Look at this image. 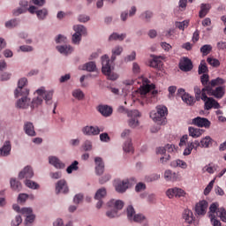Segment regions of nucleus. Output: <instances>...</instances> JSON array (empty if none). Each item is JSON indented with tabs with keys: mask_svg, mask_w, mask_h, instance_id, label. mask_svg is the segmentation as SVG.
I'll return each mask as SVG.
<instances>
[{
	"mask_svg": "<svg viewBox=\"0 0 226 226\" xmlns=\"http://www.w3.org/2000/svg\"><path fill=\"white\" fill-rule=\"evenodd\" d=\"M102 60V72L103 75L108 77L109 80H117L119 79V75L116 72H112V68L110 67V57L109 55H104L101 57Z\"/></svg>",
	"mask_w": 226,
	"mask_h": 226,
	"instance_id": "nucleus-1",
	"label": "nucleus"
},
{
	"mask_svg": "<svg viewBox=\"0 0 226 226\" xmlns=\"http://www.w3.org/2000/svg\"><path fill=\"white\" fill-rule=\"evenodd\" d=\"M156 110L157 112L152 111L150 113L151 119L157 124H165V117L169 114V109L163 105H159L156 107Z\"/></svg>",
	"mask_w": 226,
	"mask_h": 226,
	"instance_id": "nucleus-2",
	"label": "nucleus"
},
{
	"mask_svg": "<svg viewBox=\"0 0 226 226\" xmlns=\"http://www.w3.org/2000/svg\"><path fill=\"white\" fill-rule=\"evenodd\" d=\"M38 96H41L46 105H52V97L54 96V90L47 91L45 87H41L35 91Z\"/></svg>",
	"mask_w": 226,
	"mask_h": 226,
	"instance_id": "nucleus-3",
	"label": "nucleus"
},
{
	"mask_svg": "<svg viewBox=\"0 0 226 226\" xmlns=\"http://www.w3.org/2000/svg\"><path fill=\"white\" fill-rule=\"evenodd\" d=\"M201 100L205 102V110H211V109H220L222 106L213 97H207L205 93H202Z\"/></svg>",
	"mask_w": 226,
	"mask_h": 226,
	"instance_id": "nucleus-4",
	"label": "nucleus"
},
{
	"mask_svg": "<svg viewBox=\"0 0 226 226\" xmlns=\"http://www.w3.org/2000/svg\"><path fill=\"white\" fill-rule=\"evenodd\" d=\"M216 214V216L221 218L222 222L226 223V210L223 207L218 208V204L212 203L209 207V215Z\"/></svg>",
	"mask_w": 226,
	"mask_h": 226,
	"instance_id": "nucleus-5",
	"label": "nucleus"
},
{
	"mask_svg": "<svg viewBox=\"0 0 226 226\" xmlns=\"http://www.w3.org/2000/svg\"><path fill=\"white\" fill-rule=\"evenodd\" d=\"M126 112L127 116L131 117L128 121V125L130 128H137V126H139V119L137 117H140V112L137 109H132Z\"/></svg>",
	"mask_w": 226,
	"mask_h": 226,
	"instance_id": "nucleus-6",
	"label": "nucleus"
},
{
	"mask_svg": "<svg viewBox=\"0 0 226 226\" xmlns=\"http://www.w3.org/2000/svg\"><path fill=\"white\" fill-rule=\"evenodd\" d=\"M81 132L86 137H96V135H100L102 130L96 125H87L82 127Z\"/></svg>",
	"mask_w": 226,
	"mask_h": 226,
	"instance_id": "nucleus-7",
	"label": "nucleus"
},
{
	"mask_svg": "<svg viewBox=\"0 0 226 226\" xmlns=\"http://www.w3.org/2000/svg\"><path fill=\"white\" fill-rule=\"evenodd\" d=\"M208 96H214L217 100H222L225 96V87H217L215 88L210 87L207 92Z\"/></svg>",
	"mask_w": 226,
	"mask_h": 226,
	"instance_id": "nucleus-8",
	"label": "nucleus"
},
{
	"mask_svg": "<svg viewBox=\"0 0 226 226\" xmlns=\"http://www.w3.org/2000/svg\"><path fill=\"white\" fill-rule=\"evenodd\" d=\"M48 160L49 165H52V167L58 170H63V169L66 167V164H64V162H63V161H61V159L56 155H49Z\"/></svg>",
	"mask_w": 226,
	"mask_h": 226,
	"instance_id": "nucleus-9",
	"label": "nucleus"
},
{
	"mask_svg": "<svg viewBox=\"0 0 226 226\" xmlns=\"http://www.w3.org/2000/svg\"><path fill=\"white\" fill-rule=\"evenodd\" d=\"M178 66L181 72H192L193 70V63L186 56L180 59Z\"/></svg>",
	"mask_w": 226,
	"mask_h": 226,
	"instance_id": "nucleus-10",
	"label": "nucleus"
},
{
	"mask_svg": "<svg viewBox=\"0 0 226 226\" xmlns=\"http://www.w3.org/2000/svg\"><path fill=\"white\" fill-rule=\"evenodd\" d=\"M19 179H33L34 177V170L31 166H26L18 175Z\"/></svg>",
	"mask_w": 226,
	"mask_h": 226,
	"instance_id": "nucleus-11",
	"label": "nucleus"
},
{
	"mask_svg": "<svg viewBox=\"0 0 226 226\" xmlns=\"http://www.w3.org/2000/svg\"><path fill=\"white\" fill-rule=\"evenodd\" d=\"M192 124L198 126V128H209L211 122L206 117H197L192 120Z\"/></svg>",
	"mask_w": 226,
	"mask_h": 226,
	"instance_id": "nucleus-12",
	"label": "nucleus"
},
{
	"mask_svg": "<svg viewBox=\"0 0 226 226\" xmlns=\"http://www.w3.org/2000/svg\"><path fill=\"white\" fill-rule=\"evenodd\" d=\"M166 195L167 197H169V199H174V197H185V195H186V192L181 188L174 187L171 189H168L166 192Z\"/></svg>",
	"mask_w": 226,
	"mask_h": 226,
	"instance_id": "nucleus-13",
	"label": "nucleus"
},
{
	"mask_svg": "<svg viewBox=\"0 0 226 226\" xmlns=\"http://www.w3.org/2000/svg\"><path fill=\"white\" fill-rule=\"evenodd\" d=\"M56 49L62 56H70L73 54V50H74L73 46L70 44L57 45L56 46Z\"/></svg>",
	"mask_w": 226,
	"mask_h": 226,
	"instance_id": "nucleus-14",
	"label": "nucleus"
},
{
	"mask_svg": "<svg viewBox=\"0 0 226 226\" xmlns=\"http://www.w3.org/2000/svg\"><path fill=\"white\" fill-rule=\"evenodd\" d=\"M70 192L68 188V185L66 184V180L61 179L56 184V193L59 195V193L66 194Z\"/></svg>",
	"mask_w": 226,
	"mask_h": 226,
	"instance_id": "nucleus-15",
	"label": "nucleus"
},
{
	"mask_svg": "<svg viewBox=\"0 0 226 226\" xmlns=\"http://www.w3.org/2000/svg\"><path fill=\"white\" fill-rule=\"evenodd\" d=\"M207 212V201L201 200L198 202L195 206V213L198 216H204Z\"/></svg>",
	"mask_w": 226,
	"mask_h": 226,
	"instance_id": "nucleus-16",
	"label": "nucleus"
},
{
	"mask_svg": "<svg viewBox=\"0 0 226 226\" xmlns=\"http://www.w3.org/2000/svg\"><path fill=\"white\" fill-rule=\"evenodd\" d=\"M94 163L96 176H102L103 172H105V163L103 162V159H102V157H95Z\"/></svg>",
	"mask_w": 226,
	"mask_h": 226,
	"instance_id": "nucleus-17",
	"label": "nucleus"
},
{
	"mask_svg": "<svg viewBox=\"0 0 226 226\" xmlns=\"http://www.w3.org/2000/svg\"><path fill=\"white\" fill-rule=\"evenodd\" d=\"M128 180H117L115 182V190L117 193H124L128 190Z\"/></svg>",
	"mask_w": 226,
	"mask_h": 226,
	"instance_id": "nucleus-18",
	"label": "nucleus"
},
{
	"mask_svg": "<svg viewBox=\"0 0 226 226\" xmlns=\"http://www.w3.org/2000/svg\"><path fill=\"white\" fill-rule=\"evenodd\" d=\"M163 177L165 181H170L171 183H174L176 181H179V173L174 172L171 170H166L164 171Z\"/></svg>",
	"mask_w": 226,
	"mask_h": 226,
	"instance_id": "nucleus-19",
	"label": "nucleus"
},
{
	"mask_svg": "<svg viewBox=\"0 0 226 226\" xmlns=\"http://www.w3.org/2000/svg\"><path fill=\"white\" fill-rule=\"evenodd\" d=\"M108 207H109V209H115L116 211H121V209H123V207H124V201L121 200H110L108 202Z\"/></svg>",
	"mask_w": 226,
	"mask_h": 226,
	"instance_id": "nucleus-20",
	"label": "nucleus"
},
{
	"mask_svg": "<svg viewBox=\"0 0 226 226\" xmlns=\"http://www.w3.org/2000/svg\"><path fill=\"white\" fill-rule=\"evenodd\" d=\"M21 213L26 216V223H33L36 216L33 214V208L23 207L21 208Z\"/></svg>",
	"mask_w": 226,
	"mask_h": 226,
	"instance_id": "nucleus-21",
	"label": "nucleus"
},
{
	"mask_svg": "<svg viewBox=\"0 0 226 226\" xmlns=\"http://www.w3.org/2000/svg\"><path fill=\"white\" fill-rule=\"evenodd\" d=\"M23 130L28 137H36V131H34V124L33 122H25Z\"/></svg>",
	"mask_w": 226,
	"mask_h": 226,
	"instance_id": "nucleus-22",
	"label": "nucleus"
},
{
	"mask_svg": "<svg viewBox=\"0 0 226 226\" xmlns=\"http://www.w3.org/2000/svg\"><path fill=\"white\" fill-rule=\"evenodd\" d=\"M11 154V142L10 140L4 141L2 147H0V156L4 158Z\"/></svg>",
	"mask_w": 226,
	"mask_h": 226,
	"instance_id": "nucleus-23",
	"label": "nucleus"
},
{
	"mask_svg": "<svg viewBox=\"0 0 226 226\" xmlns=\"http://www.w3.org/2000/svg\"><path fill=\"white\" fill-rule=\"evenodd\" d=\"M17 109H29L31 107V98L29 97H21L16 102Z\"/></svg>",
	"mask_w": 226,
	"mask_h": 226,
	"instance_id": "nucleus-24",
	"label": "nucleus"
},
{
	"mask_svg": "<svg viewBox=\"0 0 226 226\" xmlns=\"http://www.w3.org/2000/svg\"><path fill=\"white\" fill-rule=\"evenodd\" d=\"M97 110L104 117H110V116H112V112H113L112 107H110L109 105H99L97 107Z\"/></svg>",
	"mask_w": 226,
	"mask_h": 226,
	"instance_id": "nucleus-25",
	"label": "nucleus"
},
{
	"mask_svg": "<svg viewBox=\"0 0 226 226\" xmlns=\"http://www.w3.org/2000/svg\"><path fill=\"white\" fill-rule=\"evenodd\" d=\"M151 89H154V85H145L139 88V93L141 98H147V96H151Z\"/></svg>",
	"mask_w": 226,
	"mask_h": 226,
	"instance_id": "nucleus-26",
	"label": "nucleus"
},
{
	"mask_svg": "<svg viewBox=\"0 0 226 226\" xmlns=\"http://www.w3.org/2000/svg\"><path fill=\"white\" fill-rule=\"evenodd\" d=\"M201 85L204 87L202 88V93H207L211 87V81H209V74H203L200 76Z\"/></svg>",
	"mask_w": 226,
	"mask_h": 226,
	"instance_id": "nucleus-27",
	"label": "nucleus"
},
{
	"mask_svg": "<svg viewBox=\"0 0 226 226\" xmlns=\"http://www.w3.org/2000/svg\"><path fill=\"white\" fill-rule=\"evenodd\" d=\"M131 222H135V223H141L143 226H149V221L146 215L142 214H136Z\"/></svg>",
	"mask_w": 226,
	"mask_h": 226,
	"instance_id": "nucleus-28",
	"label": "nucleus"
},
{
	"mask_svg": "<svg viewBox=\"0 0 226 226\" xmlns=\"http://www.w3.org/2000/svg\"><path fill=\"white\" fill-rule=\"evenodd\" d=\"M182 218L185 220V223L192 224L195 221V217L193 216V212L190 209H185L182 214Z\"/></svg>",
	"mask_w": 226,
	"mask_h": 226,
	"instance_id": "nucleus-29",
	"label": "nucleus"
},
{
	"mask_svg": "<svg viewBox=\"0 0 226 226\" xmlns=\"http://www.w3.org/2000/svg\"><path fill=\"white\" fill-rule=\"evenodd\" d=\"M14 96L15 98H25L29 97V88L27 87H17L14 90Z\"/></svg>",
	"mask_w": 226,
	"mask_h": 226,
	"instance_id": "nucleus-30",
	"label": "nucleus"
},
{
	"mask_svg": "<svg viewBox=\"0 0 226 226\" xmlns=\"http://www.w3.org/2000/svg\"><path fill=\"white\" fill-rule=\"evenodd\" d=\"M121 54H123V48L122 46H115L112 49H111V56L109 59V63H114V61H116L117 56H121Z\"/></svg>",
	"mask_w": 226,
	"mask_h": 226,
	"instance_id": "nucleus-31",
	"label": "nucleus"
},
{
	"mask_svg": "<svg viewBox=\"0 0 226 226\" xmlns=\"http://www.w3.org/2000/svg\"><path fill=\"white\" fill-rule=\"evenodd\" d=\"M162 59H163L162 56H154L153 59L149 62V66L155 70H160V68H162Z\"/></svg>",
	"mask_w": 226,
	"mask_h": 226,
	"instance_id": "nucleus-32",
	"label": "nucleus"
},
{
	"mask_svg": "<svg viewBox=\"0 0 226 226\" xmlns=\"http://www.w3.org/2000/svg\"><path fill=\"white\" fill-rule=\"evenodd\" d=\"M10 185L13 192H20L22 190V183L15 177L10 179Z\"/></svg>",
	"mask_w": 226,
	"mask_h": 226,
	"instance_id": "nucleus-33",
	"label": "nucleus"
},
{
	"mask_svg": "<svg viewBox=\"0 0 226 226\" xmlns=\"http://www.w3.org/2000/svg\"><path fill=\"white\" fill-rule=\"evenodd\" d=\"M73 31L76 34L79 36H87V28L84 25H75L73 26Z\"/></svg>",
	"mask_w": 226,
	"mask_h": 226,
	"instance_id": "nucleus-34",
	"label": "nucleus"
},
{
	"mask_svg": "<svg viewBox=\"0 0 226 226\" xmlns=\"http://www.w3.org/2000/svg\"><path fill=\"white\" fill-rule=\"evenodd\" d=\"M189 135L190 137H192V139H199L204 133V130L199 129V128H194L190 126L188 128Z\"/></svg>",
	"mask_w": 226,
	"mask_h": 226,
	"instance_id": "nucleus-35",
	"label": "nucleus"
},
{
	"mask_svg": "<svg viewBox=\"0 0 226 226\" xmlns=\"http://www.w3.org/2000/svg\"><path fill=\"white\" fill-rule=\"evenodd\" d=\"M43 103V98L40 95L34 97L32 101H30V109L34 110V109H38Z\"/></svg>",
	"mask_w": 226,
	"mask_h": 226,
	"instance_id": "nucleus-36",
	"label": "nucleus"
},
{
	"mask_svg": "<svg viewBox=\"0 0 226 226\" xmlns=\"http://www.w3.org/2000/svg\"><path fill=\"white\" fill-rule=\"evenodd\" d=\"M35 15L38 20H47V18L49 17V9L42 8V9L37 10L35 11Z\"/></svg>",
	"mask_w": 226,
	"mask_h": 226,
	"instance_id": "nucleus-37",
	"label": "nucleus"
},
{
	"mask_svg": "<svg viewBox=\"0 0 226 226\" xmlns=\"http://www.w3.org/2000/svg\"><path fill=\"white\" fill-rule=\"evenodd\" d=\"M81 70H83L84 72H98V68L96 67V63L94 62L86 63L85 64L82 65Z\"/></svg>",
	"mask_w": 226,
	"mask_h": 226,
	"instance_id": "nucleus-38",
	"label": "nucleus"
},
{
	"mask_svg": "<svg viewBox=\"0 0 226 226\" xmlns=\"http://www.w3.org/2000/svg\"><path fill=\"white\" fill-rule=\"evenodd\" d=\"M211 10V4H200V11L199 13L200 19H204L209 13V11Z\"/></svg>",
	"mask_w": 226,
	"mask_h": 226,
	"instance_id": "nucleus-39",
	"label": "nucleus"
},
{
	"mask_svg": "<svg viewBox=\"0 0 226 226\" xmlns=\"http://www.w3.org/2000/svg\"><path fill=\"white\" fill-rule=\"evenodd\" d=\"M216 170H218V166L213 162H210L202 168V172H207V174H214Z\"/></svg>",
	"mask_w": 226,
	"mask_h": 226,
	"instance_id": "nucleus-40",
	"label": "nucleus"
},
{
	"mask_svg": "<svg viewBox=\"0 0 226 226\" xmlns=\"http://www.w3.org/2000/svg\"><path fill=\"white\" fill-rule=\"evenodd\" d=\"M126 38V34L113 33L109 37V41H123Z\"/></svg>",
	"mask_w": 226,
	"mask_h": 226,
	"instance_id": "nucleus-41",
	"label": "nucleus"
},
{
	"mask_svg": "<svg viewBox=\"0 0 226 226\" xmlns=\"http://www.w3.org/2000/svg\"><path fill=\"white\" fill-rule=\"evenodd\" d=\"M25 185L26 188H30V190H39L40 185L33 180L31 178L26 179L24 181Z\"/></svg>",
	"mask_w": 226,
	"mask_h": 226,
	"instance_id": "nucleus-42",
	"label": "nucleus"
},
{
	"mask_svg": "<svg viewBox=\"0 0 226 226\" xmlns=\"http://www.w3.org/2000/svg\"><path fill=\"white\" fill-rule=\"evenodd\" d=\"M123 151L124 153H133V144H132V139H128L124 142Z\"/></svg>",
	"mask_w": 226,
	"mask_h": 226,
	"instance_id": "nucleus-43",
	"label": "nucleus"
},
{
	"mask_svg": "<svg viewBox=\"0 0 226 226\" xmlns=\"http://www.w3.org/2000/svg\"><path fill=\"white\" fill-rule=\"evenodd\" d=\"M19 24H20V21H19V19H12L6 21L4 23V26H5L6 29H13L15 27H17V26H19Z\"/></svg>",
	"mask_w": 226,
	"mask_h": 226,
	"instance_id": "nucleus-44",
	"label": "nucleus"
},
{
	"mask_svg": "<svg viewBox=\"0 0 226 226\" xmlns=\"http://www.w3.org/2000/svg\"><path fill=\"white\" fill-rule=\"evenodd\" d=\"M106 196H107V189H105L104 187H102L96 191L94 199L95 200H101Z\"/></svg>",
	"mask_w": 226,
	"mask_h": 226,
	"instance_id": "nucleus-45",
	"label": "nucleus"
},
{
	"mask_svg": "<svg viewBox=\"0 0 226 226\" xmlns=\"http://www.w3.org/2000/svg\"><path fill=\"white\" fill-rule=\"evenodd\" d=\"M139 18L145 22H151V19H153V11H145L140 14Z\"/></svg>",
	"mask_w": 226,
	"mask_h": 226,
	"instance_id": "nucleus-46",
	"label": "nucleus"
},
{
	"mask_svg": "<svg viewBox=\"0 0 226 226\" xmlns=\"http://www.w3.org/2000/svg\"><path fill=\"white\" fill-rule=\"evenodd\" d=\"M182 100L186 105H193L195 103V98L189 94H184L182 95Z\"/></svg>",
	"mask_w": 226,
	"mask_h": 226,
	"instance_id": "nucleus-47",
	"label": "nucleus"
},
{
	"mask_svg": "<svg viewBox=\"0 0 226 226\" xmlns=\"http://www.w3.org/2000/svg\"><path fill=\"white\" fill-rule=\"evenodd\" d=\"M171 167H180V169H188V164L183 160H176L171 162Z\"/></svg>",
	"mask_w": 226,
	"mask_h": 226,
	"instance_id": "nucleus-48",
	"label": "nucleus"
},
{
	"mask_svg": "<svg viewBox=\"0 0 226 226\" xmlns=\"http://www.w3.org/2000/svg\"><path fill=\"white\" fill-rule=\"evenodd\" d=\"M126 215H127V219L129 220V222H132V218L135 217V208L133 207V206L129 205L126 208Z\"/></svg>",
	"mask_w": 226,
	"mask_h": 226,
	"instance_id": "nucleus-49",
	"label": "nucleus"
},
{
	"mask_svg": "<svg viewBox=\"0 0 226 226\" xmlns=\"http://www.w3.org/2000/svg\"><path fill=\"white\" fill-rule=\"evenodd\" d=\"M223 84H225V79L218 77L211 80L210 87H216V86L221 87L223 86Z\"/></svg>",
	"mask_w": 226,
	"mask_h": 226,
	"instance_id": "nucleus-50",
	"label": "nucleus"
},
{
	"mask_svg": "<svg viewBox=\"0 0 226 226\" xmlns=\"http://www.w3.org/2000/svg\"><path fill=\"white\" fill-rule=\"evenodd\" d=\"M190 24L189 20H184V21H177L175 22V27H177V29H180V31H185V29H186V27H188Z\"/></svg>",
	"mask_w": 226,
	"mask_h": 226,
	"instance_id": "nucleus-51",
	"label": "nucleus"
},
{
	"mask_svg": "<svg viewBox=\"0 0 226 226\" xmlns=\"http://www.w3.org/2000/svg\"><path fill=\"white\" fill-rule=\"evenodd\" d=\"M211 144H213V139H211V137H209V136H206L205 138L201 139V140H200L201 147L207 148L211 146Z\"/></svg>",
	"mask_w": 226,
	"mask_h": 226,
	"instance_id": "nucleus-52",
	"label": "nucleus"
},
{
	"mask_svg": "<svg viewBox=\"0 0 226 226\" xmlns=\"http://www.w3.org/2000/svg\"><path fill=\"white\" fill-rule=\"evenodd\" d=\"M207 72H209V69H207V65H206V62H204V60L201 61V63L199 65V69H198V72L199 75H203L207 73Z\"/></svg>",
	"mask_w": 226,
	"mask_h": 226,
	"instance_id": "nucleus-53",
	"label": "nucleus"
},
{
	"mask_svg": "<svg viewBox=\"0 0 226 226\" xmlns=\"http://www.w3.org/2000/svg\"><path fill=\"white\" fill-rule=\"evenodd\" d=\"M106 216L110 219L119 218V212L115 210V208H110L109 210H107Z\"/></svg>",
	"mask_w": 226,
	"mask_h": 226,
	"instance_id": "nucleus-54",
	"label": "nucleus"
},
{
	"mask_svg": "<svg viewBox=\"0 0 226 226\" xmlns=\"http://www.w3.org/2000/svg\"><path fill=\"white\" fill-rule=\"evenodd\" d=\"M213 50L211 44H205L200 48V52L203 56H207Z\"/></svg>",
	"mask_w": 226,
	"mask_h": 226,
	"instance_id": "nucleus-55",
	"label": "nucleus"
},
{
	"mask_svg": "<svg viewBox=\"0 0 226 226\" xmlns=\"http://www.w3.org/2000/svg\"><path fill=\"white\" fill-rule=\"evenodd\" d=\"M72 96L73 98H76V100H84V92L80 89H75L72 91Z\"/></svg>",
	"mask_w": 226,
	"mask_h": 226,
	"instance_id": "nucleus-56",
	"label": "nucleus"
},
{
	"mask_svg": "<svg viewBox=\"0 0 226 226\" xmlns=\"http://www.w3.org/2000/svg\"><path fill=\"white\" fill-rule=\"evenodd\" d=\"M73 170H79V161H74L69 167L66 169L67 174H72Z\"/></svg>",
	"mask_w": 226,
	"mask_h": 226,
	"instance_id": "nucleus-57",
	"label": "nucleus"
},
{
	"mask_svg": "<svg viewBox=\"0 0 226 226\" xmlns=\"http://www.w3.org/2000/svg\"><path fill=\"white\" fill-rule=\"evenodd\" d=\"M207 63H208V64L214 68H218V66H220V60L216 58L207 57Z\"/></svg>",
	"mask_w": 226,
	"mask_h": 226,
	"instance_id": "nucleus-58",
	"label": "nucleus"
},
{
	"mask_svg": "<svg viewBox=\"0 0 226 226\" xmlns=\"http://www.w3.org/2000/svg\"><path fill=\"white\" fill-rule=\"evenodd\" d=\"M80 41H82V36L79 35V34L74 33L72 37V42L73 45H80Z\"/></svg>",
	"mask_w": 226,
	"mask_h": 226,
	"instance_id": "nucleus-59",
	"label": "nucleus"
},
{
	"mask_svg": "<svg viewBox=\"0 0 226 226\" xmlns=\"http://www.w3.org/2000/svg\"><path fill=\"white\" fill-rule=\"evenodd\" d=\"M84 151H92L93 150V141L86 139L82 145Z\"/></svg>",
	"mask_w": 226,
	"mask_h": 226,
	"instance_id": "nucleus-60",
	"label": "nucleus"
},
{
	"mask_svg": "<svg viewBox=\"0 0 226 226\" xmlns=\"http://www.w3.org/2000/svg\"><path fill=\"white\" fill-rule=\"evenodd\" d=\"M194 94L197 102H200L202 100V89H200L198 86L194 87Z\"/></svg>",
	"mask_w": 226,
	"mask_h": 226,
	"instance_id": "nucleus-61",
	"label": "nucleus"
},
{
	"mask_svg": "<svg viewBox=\"0 0 226 226\" xmlns=\"http://www.w3.org/2000/svg\"><path fill=\"white\" fill-rule=\"evenodd\" d=\"M158 179H160V174H152L148 177H146V181L147 183H153L154 181H158Z\"/></svg>",
	"mask_w": 226,
	"mask_h": 226,
	"instance_id": "nucleus-62",
	"label": "nucleus"
},
{
	"mask_svg": "<svg viewBox=\"0 0 226 226\" xmlns=\"http://www.w3.org/2000/svg\"><path fill=\"white\" fill-rule=\"evenodd\" d=\"M56 43H67L68 42V38L63 34H58L55 38Z\"/></svg>",
	"mask_w": 226,
	"mask_h": 226,
	"instance_id": "nucleus-63",
	"label": "nucleus"
},
{
	"mask_svg": "<svg viewBox=\"0 0 226 226\" xmlns=\"http://www.w3.org/2000/svg\"><path fill=\"white\" fill-rule=\"evenodd\" d=\"M100 140L101 142L109 143L110 142V136L107 132H102L100 134Z\"/></svg>",
	"mask_w": 226,
	"mask_h": 226,
	"instance_id": "nucleus-64",
	"label": "nucleus"
}]
</instances>
